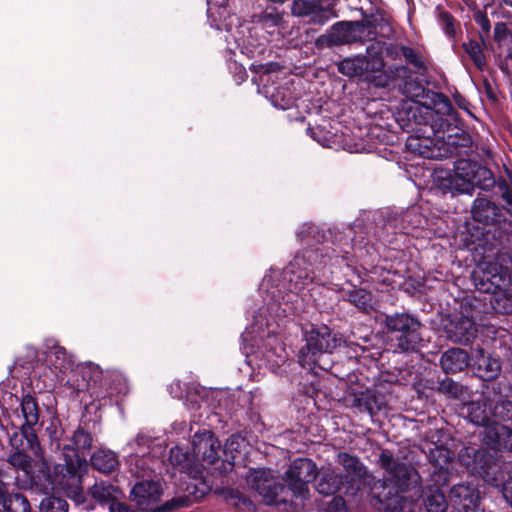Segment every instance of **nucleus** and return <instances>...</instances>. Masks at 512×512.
I'll return each instance as SVG.
<instances>
[{
    "label": "nucleus",
    "mask_w": 512,
    "mask_h": 512,
    "mask_svg": "<svg viewBox=\"0 0 512 512\" xmlns=\"http://www.w3.org/2000/svg\"><path fill=\"white\" fill-rule=\"evenodd\" d=\"M323 247L306 248L283 270L271 269L260 283L263 306L253 323L242 333L243 353L250 367H280L287 360L281 339L271 329V321L304 310V302L313 297L315 285L329 279L326 268L331 260Z\"/></svg>",
    "instance_id": "nucleus-1"
},
{
    "label": "nucleus",
    "mask_w": 512,
    "mask_h": 512,
    "mask_svg": "<svg viewBox=\"0 0 512 512\" xmlns=\"http://www.w3.org/2000/svg\"><path fill=\"white\" fill-rule=\"evenodd\" d=\"M379 465L385 476L371 487L373 504L381 512H402L404 503L413 499L403 494L416 490L419 495L421 477L413 465L394 458L388 450L381 452Z\"/></svg>",
    "instance_id": "nucleus-2"
},
{
    "label": "nucleus",
    "mask_w": 512,
    "mask_h": 512,
    "mask_svg": "<svg viewBox=\"0 0 512 512\" xmlns=\"http://www.w3.org/2000/svg\"><path fill=\"white\" fill-rule=\"evenodd\" d=\"M92 441V436L83 429L74 432L73 445L63 447L65 464L57 468L62 477L57 481V486L52 487L62 490L76 504H82L84 501L80 473L87 467L86 456L91 449Z\"/></svg>",
    "instance_id": "nucleus-3"
},
{
    "label": "nucleus",
    "mask_w": 512,
    "mask_h": 512,
    "mask_svg": "<svg viewBox=\"0 0 512 512\" xmlns=\"http://www.w3.org/2000/svg\"><path fill=\"white\" fill-rule=\"evenodd\" d=\"M400 90L402 94L411 99L406 111L409 121H413L415 125L429 124L431 131L437 138L449 144L457 143L453 137L459 133V127L452 124L444 113L416 101V99L423 97L425 93V88L420 82L415 80L405 81Z\"/></svg>",
    "instance_id": "nucleus-4"
},
{
    "label": "nucleus",
    "mask_w": 512,
    "mask_h": 512,
    "mask_svg": "<svg viewBox=\"0 0 512 512\" xmlns=\"http://www.w3.org/2000/svg\"><path fill=\"white\" fill-rule=\"evenodd\" d=\"M305 345L300 349L298 361L302 367L310 369L315 366L323 368L318 362L323 354H331L337 349L342 338L327 325H309L303 329Z\"/></svg>",
    "instance_id": "nucleus-5"
},
{
    "label": "nucleus",
    "mask_w": 512,
    "mask_h": 512,
    "mask_svg": "<svg viewBox=\"0 0 512 512\" xmlns=\"http://www.w3.org/2000/svg\"><path fill=\"white\" fill-rule=\"evenodd\" d=\"M338 71L348 77H362L364 80L384 87L386 80L381 75L384 68V59L381 49L371 44L366 49V55L348 57L337 65Z\"/></svg>",
    "instance_id": "nucleus-6"
},
{
    "label": "nucleus",
    "mask_w": 512,
    "mask_h": 512,
    "mask_svg": "<svg viewBox=\"0 0 512 512\" xmlns=\"http://www.w3.org/2000/svg\"><path fill=\"white\" fill-rule=\"evenodd\" d=\"M384 324L389 332L399 333L396 338L399 351L413 352L420 347L422 324L417 318L408 313H395L386 315Z\"/></svg>",
    "instance_id": "nucleus-7"
},
{
    "label": "nucleus",
    "mask_w": 512,
    "mask_h": 512,
    "mask_svg": "<svg viewBox=\"0 0 512 512\" xmlns=\"http://www.w3.org/2000/svg\"><path fill=\"white\" fill-rule=\"evenodd\" d=\"M47 371L40 375L43 385L39 389H54L58 383L64 381L67 372H74V360L68 355L66 349L58 344L49 347L46 353Z\"/></svg>",
    "instance_id": "nucleus-8"
},
{
    "label": "nucleus",
    "mask_w": 512,
    "mask_h": 512,
    "mask_svg": "<svg viewBox=\"0 0 512 512\" xmlns=\"http://www.w3.org/2000/svg\"><path fill=\"white\" fill-rule=\"evenodd\" d=\"M511 274L508 266H504L497 259L482 263L473 272L475 287L484 293L495 292L510 282Z\"/></svg>",
    "instance_id": "nucleus-9"
},
{
    "label": "nucleus",
    "mask_w": 512,
    "mask_h": 512,
    "mask_svg": "<svg viewBox=\"0 0 512 512\" xmlns=\"http://www.w3.org/2000/svg\"><path fill=\"white\" fill-rule=\"evenodd\" d=\"M221 443L209 430L196 432L191 441V453L194 464L201 473V468L215 465L219 462Z\"/></svg>",
    "instance_id": "nucleus-10"
},
{
    "label": "nucleus",
    "mask_w": 512,
    "mask_h": 512,
    "mask_svg": "<svg viewBox=\"0 0 512 512\" xmlns=\"http://www.w3.org/2000/svg\"><path fill=\"white\" fill-rule=\"evenodd\" d=\"M21 415H17L18 423H13L21 430L20 438L27 441L28 447L35 453L41 450L35 427L39 424V406L36 399L26 394L21 400Z\"/></svg>",
    "instance_id": "nucleus-11"
},
{
    "label": "nucleus",
    "mask_w": 512,
    "mask_h": 512,
    "mask_svg": "<svg viewBox=\"0 0 512 512\" xmlns=\"http://www.w3.org/2000/svg\"><path fill=\"white\" fill-rule=\"evenodd\" d=\"M316 464L307 458L294 460L285 472L283 480L296 497L305 498L308 484L316 479Z\"/></svg>",
    "instance_id": "nucleus-12"
},
{
    "label": "nucleus",
    "mask_w": 512,
    "mask_h": 512,
    "mask_svg": "<svg viewBox=\"0 0 512 512\" xmlns=\"http://www.w3.org/2000/svg\"><path fill=\"white\" fill-rule=\"evenodd\" d=\"M151 438L143 433H138L127 446L130 448L129 469L136 478H150L155 471L156 461L147 457L150 451Z\"/></svg>",
    "instance_id": "nucleus-13"
},
{
    "label": "nucleus",
    "mask_w": 512,
    "mask_h": 512,
    "mask_svg": "<svg viewBox=\"0 0 512 512\" xmlns=\"http://www.w3.org/2000/svg\"><path fill=\"white\" fill-rule=\"evenodd\" d=\"M338 462L346 472L343 475L346 485L345 495L355 496L362 484L370 483L372 476L369 474L366 466L356 456L340 453L338 455Z\"/></svg>",
    "instance_id": "nucleus-14"
},
{
    "label": "nucleus",
    "mask_w": 512,
    "mask_h": 512,
    "mask_svg": "<svg viewBox=\"0 0 512 512\" xmlns=\"http://www.w3.org/2000/svg\"><path fill=\"white\" fill-rule=\"evenodd\" d=\"M246 481L268 504L272 503L284 488L277 482L273 472L266 468L250 469Z\"/></svg>",
    "instance_id": "nucleus-15"
},
{
    "label": "nucleus",
    "mask_w": 512,
    "mask_h": 512,
    "mask_svg": "<svg viewBox=\"0 0 512 512\" xmlns=\"http://www.w3.org/2000/svg\"><path fill=\"white\" fill-rule=\"evenodd\" d=\"M479 434L483 443L493 450H512V429L499 423L496 419H490L483 424Z\"/></svg>",
    "instance_id": "nucleus-16"
},
{
    "label": "nucleus",
    "mask_w": 512,
    "mask_h": 512,
    "mask_svg": "<svg viewBox=\"0 0 512 512\" xmlns=\"http://www.w3.org/2000/svg\"><path fill=\"white\" fill-rule=\"evenodd\" d=\"M480 500V493L472 484L454 485L449 492L450 504L457 512H477Z\"/></svg>",
    "instance_id": "nucleus-17"
},
{
    "label": "nucleus",
    "mask_w": 512,
    "mask_h": 512,
    "mask_svg": "<svg viewBox=\"0 0 512 512\" xmlns=\"http://www.w3.org/2000/svg\"><path fill=\"white\" fill-rule=\"evenodd\" d=\"M433 183L444 193L471 195L472 182L463 180L454 168L453 171L436 168L433 172Z\"/></svg>",
    "instance_id": "nucleus-18"
},
{
    "label": "nucleus",
    "mask_w": 512,
    "mask_h": 512,
    "mask_svg": "<svg viewBox=\"0 0 512 512\" xmlns=\"http://www.w3.org/2000/svg\"><path fill=\"white\" fill-rule=\"evenodd\" d=\"M364 30L365 25L361 21L337 22L325 38L329 46L349 44L360 41Z\"/></svg>",
    "instance_id": "nucleus-19"
},
{
    "label": "nucleus",
    "mask_w": 512,
    "mask_h": 512,
    "mask_svg": "<svg viewBox=\"0 0 512 512\" xmlns=\"http://www.w3.org/2000/svg\"><path fill=\"white\" fill-rule=\"evenodd\" d=\"M471 213L474 221L484 225H495L505 221L502 207L485 197L474 199Z\"/></svg>",
    "instance_id": "nucleus-20"
},
{
    "label": "nucleus",
    "mask_w": 512,
    "mask_h": 512,
    "mask_svg": "<svg viewBox=\"0 0 512 512\" xmlns=\"http://www.w3.org/2000/svg\"><path fill=\"white\" fill-rule=\"evenodd\" d=\"M444 331L449 340L466 345L475 338L477 328L472 318L460 316L450 319L444 326Z\"/></svg>",
    "instance_id": "nucleus-21"
},
{
    "label": "nucleus",
    "mask_w": 512,
    "mask_h": 512,
    "mask_svg": "<svg viewBox=\"0 0 512 512\" xmlns=\"http://www.w3.org/2000/svg\"><path fill=\"white\" fill-rule=\"evenodd\" d=\"M423 126H424V129L420 128L419 131H422L423 134H427V137L425 139L422 140L419 136H410L406 142V147L409 151L416 153V154L422 156L423 158H436V157L440 156V153H436L428 145V143L431 142L428 139L430 137V134H432L437 141L442 142L443 144H446L448 146H458V145L463 144L461 142V138L464 139V134L460 128H459V133L453 137L454 140L457 141V143L449 144L447 142H444L442 139L437 138L431 131L429 124L423 125Z\"/></svg>",
    "instance_id": "nucleus-22"
},
{
    "label": "nucleus",
    "mask_w": 512,
    "mask_h": 512,
    "mask_svg": "<svg viewBox=\"0 0 512 512\" xmlns=\"http://www.w3.org/2000/svg\"><path fill=\"white\" fill-rule=\"evenodd\" d=\"M426 512H446L448 503L444 493L438 487H429L424 499ZM402 512H424L417 500L412 499L403 505Z\"/></svg>",
    "instance_id": "nucleus-23"
},
{
    "label": "nucleus",
    "mask_w": 512,
    "mask_h": 512,
    "mask_svg": "<svg viewBox=\"0 0 512 512\" xmlns=\"http://www.w3.org/2000/svg\"><path fill=\"white\" fill-rule=\"evenodd\" d=\"M161 494L160 483L151 479L137 482L131 490L133 501L142 507L156 503L160 499Z\"/></svg>",
    "instance_id": "nucleus-24"
},
{
    "label": "nucleus",
    "mask_w": 512,
    "mask_h": 512,
    "mask_svg": "<svg viewBox=\"0 0 512 512\" xmlns=\"http://www.w3.org/2000/svg\"><path fill=\"white\" fill-rule=\"evenodd\" d=\"M473 359L476 373L481 379L490 381L495 379L500 374V360L498 358L491 357L489 354H486L482 348L475 350Z\"/></svg>",
    "instance_id": "nucleus-25"
},
{
    "label": "nucleus",
    "mask_w": 512,
    "mask_h": 512,
    "mask_svg": "<svg viewBox=\"0 0 512 512\" xmlns=\"http://www.w3.org/2000/svg\"><path fill=\"white\" fill-rule=\"evenodd\" d=\"M227 0H223L226 2ZM207 13L210 20V25L217 30L225 29L230 31L233 25L234 15H231L226 7V3H219L215 0H207Z\"/></svg>",
    "instance_id": "nucleus-26"
},
{
    "label": "nucleus",
    "mask_w": 512,
    "mask_h": 512,
    "mask_svg": "<svg viewBox=\"0 0 512 512\" xmlns=\"http://www.w3.org/2000/svg\"><path fill=\"white\" fill-rule=\"evenodd\" d=\"M247 447V442L244 437L239 434L231 435L224 445L223 452L226 455V459L222 460L220 465L217 467L220 474H226L233 470L234 462L229 459V457L234 460L236 458V454H240L245 451Z\"/></svg>",
    "instance_id": "nucleus-27"
},
{
    "label": "nucleus",
    "mask_w": 512,
    "mask_h": 512,
    "mask_svg": "<svg viewBox=\"0 0 512 512\" xmlns=\"http://www.w3.org/2000/svg\"><path fill=\"white\" fill-rule=\"evenodd\" d=\"M440 364L445 373H457L469 365V356L461 348H451L443 353Z\"/></svg>",
    "instance_id": "nucleus-28"
},
{
    "label": "nucleus",
    "mask_w": 512,
    "mask_h": 512,
    "mask_svg": "<svg viewBox=\"0 0 512 512\" xmlns=\"http://www.w3.org/2000/svg\"><path fill=\"white\" fill-rule=\"evenodd\" d=\"M345 480L343 474L337 473L334 470H327L321 473L320 479L316 484L318 493L330 496L338 491H343L345 494Z\"/></svg>",
    "instance_id": "nucleus-29"
},
{
    "label": "nucleus",
    "mask_w": 512,
    "mask_h": 512,
    "mask_svg": "<svg viewBox=\"0 0 512 512\" xmlns=\"http://www.w3.org/2000/svg\"><path fill=\"white\" fill-rule=\"evenodd\" d=\"M120 493L117 486L105 481L96 482L90 490L93 499L101 505H108L110 510L114 509Z\"/></svg>",
    "instance_id": "nucleus-30"
},
{
    "label": "nucleus",
    "mask_w": 512,
    "mask_h": 512,
    "mask_svg": "<svg viewBox=\"0 0 512 512\" xmlns=\"http://www.w3.org/2000/svg\"><path fill=\"white\" fill-rule=\"evenodd\" d=\"M485 456L486 451L479 448L477 445L463 447L458 454L461 464L471 471H477L485 467Z\"/></svg>",
    "instance_id": "nucleus-31"
},
{
    "label": "nucleus",
    "mask_w": 512,
    "mask_h": 512,
    "mask_svg": "<svg viewBox=\"0 0 512 512\" xmlns=\"http://www.w3.org/2000/svg\"><path fill=\"white\" fill-rule=\"evenodd\" d=\"M169 462L180 472L193 476L199 475V469L194 464L192 453L184 452L180 447H174L170 450Z\"/></svg>",
    "instance_id": "nucleus-32"
},
{
    "label": "nucleus",
    "mask_w": 512,
    "mask_h": 512,
    "mask_svg": "<svg viewBox=\"0 0 512 512\" xmlns=\"http://www.w3.org/2000/svg\"><path fill=\"white\" fill-rule=\"evenodd\" d=\"M343 299L354 305L361 312L369 313L375 307L372 294L363 288H353L344 292Z\"/></svg>",
    "instance_id": "nucleus-33"
},
{
    "label": "nucleus",
    "mask_w": 512,
    "mask_h": 512,
    "mask_svg": "<svg viewBox=\"0 0 512 512\" xmlns=\"http://www.w3.org/2000/svg\"><path fill=\"white\" fill-rule=\"evenodd\" d=\"M92 466L102 472L109 473L119 466V460L115 452L109 449H99L91 456Z\"/></svg>",
    "instance_id": "nucleus-34"
},
{
    "label": "nucleus",
    "mask_w": 512,
    "mask_h": 512,
    "mask_svg": "<svg viewBox=\"0 0 512 512\" xmlns=\"http://www.w3.org/2000/svg\"><path fill=\"white\" fill-rule=\"evenodd\" d=\"M464 409L466 410L468 420L478 426L487 424L492 416L489 401L485 403L479 401L470 402L464 406Z\"/></svg>",
    "instance_id": "nucleus-35"
},
{
    "label": "nucleus",
    "mask_w": 512,
    "mask_h": 512,
    "mask_svg": "<svg viewBox=\"0 0 512 512\" xmlns=\"http://www.w3.org/2000/svg\"><path fill=\"white\" fill-rule=\"evenodd\" d=\"M490 303L495 311L504 314H512V289L498 288L495 292H490Z\"/></svg>",
    "instance_id": "nucleus-36"
},
{
    "label": "nucleus",
    "mask_w": 512,
    "mask_h": 512,
    "mask_svg": "<svg viewBox=\"0 0 512 512\" xmlns=\"http://www.w3.org/2000/svg\"><path fill=\"white\" fill-rule=\"evenodd\" d=\"M19 436L15 434V436L11 439V444L16 446L17 451L9 457V462L20 469L26 470L30 466L31 458L27 455V451H31L34 455L35 453L28 447L27 441L25 443H21V447L17 446V441L19 440ZM40 451L38 452V454ZM36 454V456L38 455Z\"/></svg>",
    "instance_id": "nucleus-37"
},
{
    "label": "nucleus",
    "mask_w": 512,
    "mask_h": 512,
    "mask_svg": "<svg viewBox=\"0 0 512 512\" xmlns=\"http://www.w3.org/2000/svg\"><path fill=\"white\" fill-rule=\"evenodd\" d=\"M74 371L81 373L83 377V383L77 384V389L79 390L89 386L90 382H97L102 375L100 367L92 362L78 364Z\"/></svg>",
    "instance_id": "nucleus-38"
},
{
    "label": "nucleus",
    "mask_w": 512,
    "mask_h": 512,
    "mask_svg": "<svg viewBox=\"0 0 512 512\" xmlns=\"http://www.w3.org/2000/svg\"><path fill=\"white\" fill-rule=\"evenodd\" d=\"M425 223L426 220L419 207L413 206L403 213L401 229L405 233H411L413 229L422 227Z\"/></svg>",
    "instance_id": "nucleus-39"
},
{
    "label": "nucleus",
    "mask_w": 512,
    "mask_h": 512,
    "mask_svg": "<svg viewBox=\"0 0 512 512\" xmlns=\"http://www.w3.org/2000/svg\"><path fill=\"white\" fill-rule=\"evenodd\" d=\"M474 188L478 187L481 190L490 191L492 190L498 183L496 181L493 173L487 169L486 167L475 162L474 167Z\"/></svg>",
    "instance_id": "nucleus-40"
},
{
    "label": "nucleus",
    "mask_w": 512,
    "mask_h": 512,
    "mask_svg": "<svg viewBox=\"0 0 512 512\" xmlns=\"http://www.w3.org/2000/svg\"><path fill=\"white\" fill-rule=\"evenodd\" d=\"M270 79V73L267 71L263 73L260 76V81L263 83V93L266 95V97H269L271 100V103L279 109L285 110L288 109L291 104V97H286L285 95H281L280 91H271L269 87L265 85V82H267Z\"/></svg>",
    "instance_id": "nucleus-41"
},
{
    "label": "nucleus",
    "mask_w": 512,
    "mask_h": 512,
    "mask_svg": "<svg viewBox=\"0 0 512 512\" xmlns=\"http://www.w3.org/2000/svg\"><path fill=\"white\" fill-rule=\"evenodd\" d=\"M353 406L357 407L360 412H367L374 415L382 407V403H378L375 394L371 391L361 393L360 396L355 397Z\"/></svg>",
    "instance_id": "nucleus-42"
},
{
    "label": "nucleus",
    "mask_w": 512,
    "mask_h": 512,
    "mask_svg": "<svg viewBox=\"0 0 512 512\" xmlns=\"http://www.w3.org/2000/svg\"><path fill=\"white\" fill-rule=\"evenodd\" d=\"M462 48L477 69L483 71L486 66V58L480 44L475 40H469L462 44Z\"/></svg>",
    "instance_id": "nucleus-43"
},
{
    "label": "nucleus",
    "mask_w": 512,
    "mask_h": 512,
    "mask_svg": "<svg viewBox=\"0 0 512 512\" xmlns=\"http://www.w3.org/2000/svg\"><path fill=\"white\" fill-rule=\"evenodd\" d=\"M490 412L493 417L512 423V401L499 398L496 403L489 400Z\"/></svg>",
    "instance_id": "nucleus-44"
},
{
    "label": "nucleus",
    "mask_w": 512,
    "mask_h": 512,
    "mask_svg": "<svg viewBox=\"0 0 512 512\" xmlns=\"http://www.w3.org/2000/svg\"><path fill=\"white\" fill-rule=\"evenodd\" d=\"M320 6L319 0H294L291 14L295 17H305L314 14Z\"/></svg>",
    "instance_id": "nucleus-45"
},
{
    "label": "nucleus",
    "mask_w": 512,
    "mask_h": 512,
    "mask_svg": "<svg viewBox=\"0 0 512 512\" xmlns=\"http://www.w3.org/2000/svg\"><path fill=\"white\" fill-rule=\"evenodd\" d=\"M190 489H191V487L188 486L187 487V490L189 491L188 494L178 495V496H175L172 499L166 501L162 505V510L169 511V510H173L178 507H188L191 504H193L196 501L197 496L194 494L195 487L194 486L192 487L193 492L190 491Z\"/></svg>",
    "instance_id": "nucleus-46"
},
{
    "label": "nucleus",
    "mask_w": 512,
    "mask_h": 512,
    "mask_svg": "<svg viewBox=\"0 0 512 512\" xmlns=\"http://www.w3.org/2000/svg\"><path fill=\"white\" fill-rule=\"evenodd\" d=\"M68 508L67 501L56 496H47L39 504L40 512H68Z\"/></svg>",
    "instance_id": "nucleus-47"
},
{
    "label": "nucleus",
    "mask_w": 512,
    "mask_h": 512,
    "mask_svg": "<svg viewBox=\"0 0 512 512\" xmlns=\"http://www.w3.org/2000/svg\"><path fill=\"white\" fill-rule=\"evenodd\" d=\"M457 175H459L463 180H466L468 182H472V191L474 192V182H475V176H474V167L475 162L466 160V159H460L458 160L454 165Z\"/></svg>",
    "instance_id": "nucleus-48"
},
{
    "label": "nucleus",
    "mask_w": 512,
    "mask_h": 512,
    "mask_svg": "<svg viewBox=\"0 0 512 512\" xmlns=\"http://www.w3.org/2000/svg\"><path fill=\"white\" fill-rule=\"evenodd\" d=\"M297 237L302 243L309 244L310 241L319 242L324 235L312 224L305 223L302 225L300 230L297 232Z\"/></svg>",
    "instance_id": "nucleus-49"
},
{
    "label": "nucleus",
    "mask_w": 512,
    "mask_h": 512,
    "mask_svg": "<svg viewBox=\"0 0 512 512\" xmlns=\"http://www.w3.org/2000/svg\"><path fill=\"white\" fill-rule=\"evenodd\" d=\"M454 458V453L442 446H436L435 449L431 451V459L437 466L443 468Z\"/></svg>",
    "instance_id": "nucleus-50"
},
{
    "label": "nucleus",
    "mask_w": 512,
    "mask_h": 512,
    "mask_svg": "<svg viewBox=\"0 0 512 512\" xmlns=\"http://www.w3.org/2000/svg\"><path fill=\"white\" fill-rule=\"evenodd\" d=\"M401 53L406 61L412 64L415 68L425 70V63L423 58L411 47L402 46Z\"/></svg>",
    "instance_id": "nucleus-51"
},
{
    "label": "nucleus",
    "mask_w": 512,
    "mask_h": 512,
    "mask_svg": "<svg viewBox=\"0 0 512 512\" xmlns=\"http://www.w3.org/2000/svg\"><path fill=\"white\" fill-rule=\"evenodd\" d=\"M323 512H346V502L341 496H334L323 504Z\"/></svg>",
    "instance_id": "nucleus-52"
},
{
    "label": "nucleus",
    "mask_w": 512,
    "mask_h": 512,
    "mask_svg": "<svg viewBox=\"0 0 512 512\" xmlns=\"http://www.w3.org/2000/svg\"><path fill=\"white\" fill-rule=\"evenodd\" d=\"M497 186L501 192L503 200L507 203V212L512 216V185L505 180H499Z\"/></svg>",
    "instance_id": "nucleus-53"
},
{
    "label": "nucleus",
    "mask_w": 512,
    "mask_h": 512,
    "mask_svg": "<svg viewBox=\"0 0 512 512\" xmlns=\"http://www.w3.org/2000/svg\"><path fill=\"white\" fill-rule=\"evenodd\" d=\"M441 390L453 398H459L463 394L464 387L457 382L448 380L441 384Z\"/></svg>",
    "instance_id": "nucleus-54"
},
{
    "label": "nucleus",
    "mask_w": 512,
    "mask_h": 512,
    "mask_svg": "<svg viewBox=\"0 0 512 512\" xmlns=\"http://www.w3.org/2000/svg\"><path fill=\"white\" fill-rule=\"evenodd\" d=\"M307 133L310 135L311 138H313L315 141H317L321 146H328L329 145V135L325 133L321 128L319 127H309L307 129Z\"/></svg>",
    "instance_id": "nucleus-55"
},
{
    "label": "nucleus",
    "mask_w": 512,
    "mask_h": 512,
    "mask_svg": "<svg viewBox=\"0 0 512 512\" xmlns=\"http://www.w3.org/2000/svg\"><path fill=\"white\" fill-rule=\"evenodd\" d=\"M439 21L444 29V32L451 36L455 33L453 18L449 13L442 12L439 15Z\"/></svg>",
    "instance_id": "nucleus-56"
},
{
    "label": "nucleus",
    "mask_w": 512,
    "mask_h": 512,
    "mask_svg": "<svg viewBox=\"0 0 512 512\" xmlns=\"http://www.w3.org/2000/svg\"><path fill=\"white\" fill-rule=\"evenodd\" d=\"M261 21L266 26H278L282 21V17L278 13H266L262 16Z\"/></svg>",
    "instance_id": "nucleus-57"
},
{
    "label": "nucleus",
    "mask_w": 512,
    "mask_h": 512,
    "mask_svg": "<svg viewBox=\"0 0 512 512\" xmlns=\"http://www.w3.org/2000/svg\"><path fill=\"white\" fill-rule=\"evenodd\" d=\"M113 382H117V387L115 389L111 390V392H110L111 395L126 393V390H127L126 381L121 375H119V374L114 375Z\"/></svg>",
    "instance_id": "nucleus-58"
},
{
    "label": "nucleus",
    "mask_w": 512,
    "mask_h": 512,
    "mask_svg": "<svg viewBox=\"0 0 512 512\" xmlns=\"http://www.w3.org/2000/svg\"><path fill=\"white\" fill-rule=\"evenodd\" d=\"M501 491L505 501L512 507V478L503 483Z\"/></svg>",
    "instance_id": "nucleus-59"
},
{
    "label": "nucleus",
    "mask_w": 512,
    "mask_h": 512,
    "mask_svg": "<svg viewBox=\"0 0 512 512\" xmlns=\"http://www.w3.org/2000/svg\"><path fill=\"white\" fill-rule=\"evenodd\" d=\"M475 21L481 27L483 32L488 33L490 31V21L485 14L477 12L475 14Z\"/></svg>",
    "instance_id": "nucleus-60"
},
{
    "label": "nucleus",
    "mask_w": 512,
    "mask_h": 512,
    "mask_svg": "<svg viewBox=\"0 0 512 512\" xmlns=\"http://www.w3.org/2000/svg\"><path fill=\"white\" fill-rule=\"evenodd\" d=\"M14 502L20 506L22 512H30V503L25 496L16 494L14 496Z\"/></svg>",
    "instance_id": "nucleus-61"
},
{
    "label": "nucleus",
    "mask_w": 512,
    "mask_h": 512,
    "mask_svg": "<svg viewBox=\"0 0 512 512\" xmlns=\"http://www.w3.org/2000/svg\"><path fill=\"white\" fill-rule=\"evenodd\" d=\"M327 11L319 10L312 14V21L317 24H324L329 20V16L327 15Z\"/></svg>",
    "instance_id": "nucleus-62"
},
{
    "label": "nucleus",
    "mask_w": 512,
    "mask_h": 512,
    "mask_svg": "<svg viewBox=\"0 0 512 512\" xmlns=\"http://www.w3.org/2000/svg\"><path fill=\"white\" fill-rule=\"evenodd\" d=\"M506 33H507V27H506L505 23L500 22L495 25L494 37L496 40H498V41L502 40L506 36Z\"/></svg>",
    "instance_id": "nucleus-63"
},
{
    "label": "nucleus",
    "mask_w": 512,
    "mask_h": 512,
    "mask_svg": "<svg viewBox=\"0 0 512 512\" xmlns=\"http://www.w3.org/2000/svg\"><path fill=\"white\" fill-rule=\"evenodd\" d=\"M7 493V489L5 484L0 480V504L4 503L5 495Z\"/></svg>",
    "instance_id": "nucleus-64"
}]
</instances>
